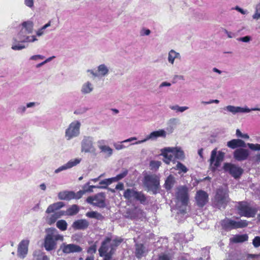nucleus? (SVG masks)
<instances>
[{
	"label": "nucleus",
	"mask_w": 260,
	"mask_h": 260,
	"mask_svg": "<svg viewBox=\"0 0 260 260\" xmlns=\"http://www.w3.org/2000/svg\"><path fill=\"white\" fill-rule=\"evenodd\" d=\"M123 241V239L120 237H107L102 242L101 246L99 249V252L101 256H103V260L112 259V255L114 254L117 247Z\"/></svg>",
	"instance_id": "1"
},
{
	"label": "nucleus",
	"mask_w": 260,
	"mask_h": 260,
	"mask_svg": "<svg viewBox=\"0 0 260 260\" xmlns=\"http://www.w3.org/2000/svg\"><path fill=\"white\" fill-rule=\"evenodd\" d=\"M46 236L44 238V247L46 250H54L57 247V241H63V236L58 234L54 228H48L45 230Z\"/></svg>",
	"instance_id": "2"
},
{
	"label": "nucleus",
	"mask_w": 260,
	"mask_h": 260,
	"mask_svg": "<svg viewBox=\"0 0 260 260\" xmlns=\"http://www.w3.org/2000/svg\"><path fill=\"white\" fill-rule=\"evenodd\" d=\"M34 23L30 20L24 21L21 24V28L17 35L18 40L22 43H31L37 41L38 39L35 36H28L32 32Z\"/></svg>",
	"instance_id": "3"
},
{
	"label": "nucleus",
	"mask_w": 260,
	"mask_h": 260,
	"mask_svg": "<svg viewBox=\"0 0 260 260\" xmlns=\"http://www.w3.org/2000/svg\"><path fill=\"white\" fill-rule=\"evenodd\" d=\"M161 155L164 157V161L169 164L174 156L179 159L184 157L183 151L178 147H166L161 150Z\"/></svg>",
	"instance_id": "4"
},
{
	"label": "nucleus",
	"mask_w": 260,
	"mask_h": 260,
	"mask_svg": "<svg viewBox=\"0 0 260 260\" xmlns=\"http://www.w3.org/2000/svg\"><path fill=\"white\" fill-rule=\"evenodd\" d=\"M228 200L229 196L226 188L220 187L216 190L213 204L218 209L225 208Z\"/></svg>",
	"instance_id": "5"
},
{
	"label": "nucleus",
	"mask_w": 260,
	"mask_h": 260,
	"mask_svg": "<svg viewBox=\"0 0 260 260\" xmlns=\"http://www.w3.org/2000/svg\"><path fill=\"white\" fill-rule=\"evenodd\" d=\"M239 214L241 216L254 217L258 209L256 207H251L246 202H240L236 206Z\"/></svg>",
	"instance_id": "6"
},
{
	"label": "nucleus",
	"mask_w": 260,
	"mask_h": 260,
	"mask_svg": "<svg viewBox=\"0 0 260 260\" xmlns=\"http://www.w3.org/2000/svg\"><path fill=\"white\" fill-rule=\"evenodd\" d=\"M144 185L148 190L156 193L159 186V177L156 174H148L144 176Z\"/></svg>",
	"instance_id": "7"
},
{
	"label": "nucleus",
	"mask_w": 260,
	"mask_h": 260,
	"mask_svg": "<svg viewBox=\"0 0 260 260\" xmlns=\"http://www.w3.org/2000/svg\"><path fill=\"white\" fill-rule=\"evenodd\" d=\"M81 123L78 120L72 122L65 130L64 138L67 141L78 137L80 134Z\"/></svg>",
	"instance_id": "8"
},
{
	"label": "nucleus",
	"mask_w": 260,
	"mask_h": 260,
	"mask_svg": "<svg viewBox=\"0 0 260 260\" xmlns=\"http://www.w3.org/2000/svg\"><path fill=\"white\" fill-rule=\"evenodd\" d=\"M123 197L130 202L138 201L141 204H145L146 201L145 195L142 192L137 191L133 189H127L123 193Z\"/></svg>",
	"instance_id": "9"
},
{
	"label": "nucleus",
	"mask_w": 260,
	"mask_h": 260,
	"mask_svg": "<svg viewBox=\"0 0 260 260\" xmlns=\"http://www.w3.org/2000/svg\"><path fill=\"white\" fill-rule=\"evenodd\" d=\"M225 153L221 151H217V148H215L211 151L210 158V163L211 166H213V168L215 169L220 166L221 162L223 160Z\"/></svg>",
	"instance_id": "10"
},
{
	"label": "nucleus",
	"mask_w": 260,
	"mask_h": 260,
	"mask_svg": "<svg viewBox=\"0 0 260 260\" xmlns=\"http://www.w3.org/2000/svg\"><path fill=\"white\" fill-rule=\"evenodd\" d=\"M223 169L235 179L239 178L243 172V170L241 167L231 163H225Z\"/></svg>",
	"instance_id": "11"
},
{
	"label": "nucleus",
	"mask_w": 260,
	"mask_h": 260,
	"mask_svg": "<svg viewBox=\"0 0 260 260\" xmlns=\"http://www.w3.org/2000/svg\"><path fill=\"white\" fill-rule=\"evenodd\" d=\"M224 111L228 112L231 113L234 115H235L239 113H248L251 111H259L260 108H253L249 109L247 107H241L238 106H234L232 105H229L225 106L223 109Z\"/></svg>",
	"instance_id": "12"
},
{
	"label": "nucleus",
	"mask_w": 260,
	"mask_h": 260,
	"mask_svg": "<svg viewBox=\"0 0 260 260\" xmlns=\"http://www.w3.org/2000/svg\"><path fill=\"white\" fill-rule=\"evenodd\" d=\"M167 136L166 132L164 129H159L151 132L149 135H147L146 138L142 140L136 141L132 144H140L144 143L148 140H155L159 137L166 138Z\"/></svg>",
	"instance_id": "13"
},
{
	"label": "nucleus",
	"mask_w": 260,
	"mask_h": 260,
	"mask_svg": "<svg viewBox=\"0 0 260 260\" xmlns=\"http://www.w3.org/2000/svg\"><path fill=\"white\" fill-rule=\"evenodd\" d=\"M29 240L28 239H23L18 245L17 255L20 258H24L28 253Z\"/></svg>",
	"instance_id": "14"
},
{
	"label": "nucleus",
	"mask_w": 260,
	"mask_h": 260,
	"mask_svg": "<svg viewBox=\"0 0 260 260\" xmlns=\"http://www.w3.org/2000/svg\"><path fill=\"white\" fill-rule=\"evenodd\" d=\"M60 249L65 254H70L71 253H79L80 252L82 249V248L75 244H67L63 243L60 246Z\"/></svg>",
	"instance_id": "15"
},
{
	"label": "nucleus",
	"mask_w": 260,
	"mask_h": 260,
	"mask_svg": "<svg viewBox=\"0 0 260 260\" xmlns=\"http://www.w3.org/2000/svg\"><path fill=\"white\" fill-rule=\"evenodd\" d=\"M177 199L180 201L183 205H186L188 200L187 188L185 186H180L178 188L176 193Z\"/></svg>",
	"instance_id": "16"
},
{
	"label": "nucleus",
	"mask_w": 260,
	"mask_h": 260,
	"mask_svg": "<svg viewBox=\"0 0 260 260\" xmlns=\"http://www.w3.org/2000/svg\"><path fill=\"white\" fill-rule=\"evenodd\" d=\"M137 140V138L135 137H131L122 141L115 143L113 145L116 150H120L127 148L131 145H133V144H132L135 143Z\"/></svg>",
	"instance_id": "17"
},
{
	"label": "nucleus",
	"mask_w": 260,
	"mask_h": 260,
	"mask_svg": "<svg viewBox=\"0 0 260 260\" xmlns=\"http://www.w3.org/2000/svg\"><path fill=\"white\" fill-rule=\"evenodd\" d=\"M196 200L198 206L203 207L208 201V194L205 191L200 190L196 193Z\"/></svg>",
	"instance_id": "18"
},
{
	"label": "nucleus",
	"mask_w": 260,
	"mask_h": 260,
	"mask_svg": "<svg viewBox=\"0 0 260 260\" xmlns=\"http://www.w3.org/2000/svg\"><path fill=\"white\" fill-rule=\"evenodd\" d=\"M250 154L248 149L242 148L237 149L234 152V157L238 161L246 160Z\"/></svg>",
	"instance_id": "19"
},
{
	"label": "nucleus",
	"mask_w": 260,
	"mask_h": 260,
	"mask_svg": "<svg viewBox=\"0 0 260 260\" xmlns=\"http://www.w3.org/2000/svg\"><path fill=\"white\" fill-rule=\"evenodd\" d=\"M82 150L85 152H94L95 149L93 146V139L87 137L83 139L82 143Z\"/></svg>",
	"instance_id": "20"
},
{
	"label": "nucleus",
	"mask_w": 260,
	"mask_h": 260,
	"mask_svg": "<svg viewBox=\"0 0 260 260\" xmlns=\"http://www.w3.org/2000/svg\"><path fill=\"white\" fill-rule=\"evenodd\" d=\"M147 252V249L143 244L136 243L135 254L137 258H141L145 256Z\"/></svg>",
	"instance_id": "21"
},
{
	"label": "nucleus",
	"mask_w": 260,
	"mask_h": 260,
	"mask_svg": "<svg viewBox=\"0 0 260 260\" xmlns=\"http://www.w3.org/2000/svg\"><path fill=\"white\" fill-rule=\"evenodd\" d=\"M109 73V67L105 64H102L99 66V81H104L105 77H107Z\"/></svg>",
	"instance_id": "22"
},
{
	"label": "nucleus",
	"mask_w": 260,
	"mask_h": 260,
	"mask_svg": "<svg viewBox=\"0 0 260 260\" xmlns=\"http://www.w3.org/2000/svg\"><path fill=\"white\" fill-rule=\"evenodd\" d=\"M90 182L85 185L83 187V189L82 190L79 191L77 193H74V199H79L82 197V196L86 192L92 191L93 188H96V186L95 185H90Z\"/></svg>",
	"instance_id": "23"
},
{
	"label": "nucleus",
	"mask_w": 260,
	"mask_h": 260,
	"mask_svg": "<svg viewBox=\"0 0 260 260\" xmlns=\"http://www.w3.org/2000/svg\"><path fill=\"white\" fill-rule=\"evenodd\" d=\"M227 146L232 149H235L237 147H245L246 146L244 141L241 139H233L228 142Z\"/></svg>",
	"instance_id": "24"
},
{
	"label": "nucleus",
	"mask_w": 260,
	"mask_h": 260,
	"mask_svg": "<svg viewBox=\"0 0 260 260\" xmlns=\"http://www.w3.org/2000/svg\"><path fill=\"white\" fill-rule=\"evenodd\" d=\"M181 56L179 52L173 49H171L168 53V61L169 63L173 66L174 64L175 59L181 60Z\"/></svg>",
	"instance_id": "25"
},
{
	"label": "nucleus",
	"mask_w": 260,
	"mask_h": 260,
	"mask_svg": "<svg viewBox=\"0 0 260 260\" xmlns=\"http://www.w3.org/2000/svg\"><path fill=\"white\" fill-rule=\"evenodd\" d=\"M94 89L93 85L89 81L84 82L81 86L80 91L82 94L90 93Z\"/></svg>",
	"instance_id": "26"
},
{
	"label": "nucleus",
	"mask_w": 260,
	"mask_h": 260,
	"mask_svg": "<svg viewBox=\"0 0 260 260\" xmlns=\"http://www.w3.org/2000/svg\"><path fill=\"white\" fill-rule=\"evenodd\" d=\"M179 120L177 118H172L167 122L166 131L170 134L172 133L176 128V125L179 124Z\"/></svg>",
	"instance_id": "27"
},
{
	"label": "nucleus",
	"mask_w": 260,
	"mask_h": 260,
	"mask_svg": "<svg viewBox=\"0 0 260 260\" xmlns=\"http://www.w3.org/2000/svg\"><path fill=\"white\" fill-rule=\"evenodd\" d=\"M88 222L86 220L80 219L74 222L72 226L76 230H84L88 227Z\"/></svg>",
	"instance_id": "28"
},
{
	"label": "nucleus",
	"mask_w": 260,
	"mask_h": 260,
	"mask_svg": "<svg viewBox=\"0 0 260 260\" xmlns=\"http://www.w3.org/2000/svg\"><path fill=\"white\" fill-rule=\"evenodd\" d=\"M74 197L73 191H63L59 192L58 194V199L61 200L69 201L73 199Z\"/></svg>",
	"instance_id": "29"
},
{
	"label": "nucleus",
	"mask_w": 260,
	"mask_h": 260,
	"mask_svg": "<svg viewBox=\"0 0 260 260\" xmlns=\"http://www.w3.org/2000/svg\"><path fill=\"white\" fill-rule=\"evenodd\" d=\"M64 206V204L62 202H58L55 203L54 204L50 205L46 211V212L48 214L53 213L54 211L60 209L62 208Z\"/></svg>",
	"instance_id": "30"
},
{
	"label": "nucleus",
	"mask_w": 260,
	"mask_h": 260,
	"mask_svg": "<svg viewBox=\"0 0 260 260\" xmlns=\"http://www.w3.org/2000/svg\"><path fill=\"white\" fill-rule=\"evenodd\" d=\"M222 228L226 230L235 229V220L229 218H225L221 222Z\"/></svg>",
	"instance_id": "31"
},
{
	"label": "nucleus",
	"mask_w": 260,
	"mask_h": 260,
	"mask_svg": "<svg viewBox=\"0 0 260 260\" xmlns=\"http://www.w3.org/2000/svg\"><path fill=\"white\" fill-rule=\"evenodd\" d=\"M175 183V177L172 175H169L165 181L164 187L167 190H169L173 187Z\"/></svg>",
	"instance_id": "32"
},
{
	"label": "nucleus",
	"mask_w": 260,
	"mask_h": 260,
	"mask_svg": "<svg viewBox=\"0 0 260 260\" xmlns=\"http://www.w3.org/2000/svg\"><path fill=\"white\" fill-rule=\"evenodd\" d=\"M100 148L101 150V153H102L106 158L110 157L113 153V149L108 146H101L100 147Z\"/></svg>",
	"instance_id": "33"
},
{
	"label": "nucleus",
	"mask_w": 260,
	"mask_h": 260,
	"mask_svg": "<svg viewBox=\"0 0 260 260\" xmlns=\"http://www.w3.org/2000/svg\"><path fill=\"white\" fill-rule=\"evenodd\" d=\"M62 215L63 213H61V212L55 213L50 216H48L46 218V221L49 224L51 225L54 223Z\"/></svg>",
	"instance_id": "34"
},
{
	"label": "nucleus",
	"mask_w": 260,
	"mask_h": 260,
	"mask_svg": "<svg viewBox=\"0 0 260 260\" xmlns=\"http://www.w3.org/2000/svg\"><path fill=\"white\" fill-rule=\"evenodd\" d=\"M248 236L247 234L236 235L231 239V240L234 243L243 242L248 240Z\"/></svg>",
	"instance_id": "35"
},
{
	"label": "nucleus",
	"mask_w": 260,
	"mask_h": 260,
	"mask_svg": "<svg viewBox=\"0 0 260 260\" xmlns=\"http://www.w3.org/2000/svg\"><path fill=\"white\" fill-rule=\"evenodd\" d=\"M81 161V158H76L74 159H72L68 161L66 165L68 167V169H71L75 166H76L77 165L80 164Z\"/></svg>",
	"instance_id": "36"
},
{
	"label": "nucleus",
	"mask_w": 260,
	"mask_h": 260,
	"mask_svg": "<svg viewBox=\"0 0 260 260\" xmlns=\"http://www.w3.org/2000/svg\"><path fill=\"white\" fill-rule=\"evenodd\" d=\"M248 224V222L246 220L239 219L237 221L235 220V229L245 228Z\"/></svg>",
	"instance_id": "37"
},
{
	"label": "nucleus",
	"mask_w": 260,
	"mask_h": 260,
	"mask_svg": "<svg viewBox=\"0 0 260 260\" xmlns=\"http://www.w3.org/2000/svg\"><path fill=\"white\" fill-rule=\"evenodd\" d=\"M79 211L78 206L76 205H73L67 210L66 214L70 216L74 215L76 214Z\"/></svg>",
	"instance_id": "38"
},
{
	"label": "nucleus",
	"mask_w": 260,
	"mask_h": 260,
	"mask_svg": "<svg viewBox=\"0 0 260 260\" xmlns=\"http://www.w3.org/2000/svg\"><path fill=\"white\" fill-rule=\"evenodd\" d=\"M252 19L254 20L260 19V2L254 6V13L253 14Z\"/></svg>",
	"instance_id": "39"
},
{
	"label": "nucleus",
	"mask_w": 260,
	"mask_h": 260,
	"mask_svg": "<svg viewBox=\"0 0 260 260\" xmlns=\"http://www.w3.org/2000/svg\"><path fill=\"white\" fill-rule=\"evenodd\" d=\"M170 108L172 110L175 111L176 112L182 113L185 110H187L188 107L186 106L180 107L177 105H176L174 106H170Z\"/></svg>",
	"instance_id": "40"
},
{
	"label": "nucleus",
	"mask_w": 260,
	"mask_h": 260,
	"mask_svg": "<svg viewBox=\"0 0 260 260\" xmlns=\"http://www.w3.org/2000/svg\"><path fill=\"white\" fill-rule=\"evenodd\" d=\"M67 223L64 220H59L56 222V226L61 231H65L67 228Z\"/></svg>",
	"instance_id": "41"
},
{
	"label": "nucleus",
	"mask_w": 260,
	"mask_h": 260,
	"mask_svg": "<svg viewBox=\"0 0 260 260\" xmlns=\"http://www.w3.org/2000/svg\"><path fill=\"white\" fill-rule=\"evenodd\" d=\"M176 170L179 171V173H186L188 171V169L182 163L178 162L176 166Z\"/></svg>",
	"instance_id": "42"
},
{
	"label": "nucleus",
	"mask_w": 260,
	"mask_h": 260,
	"mask_svg": "<svg viewBox=\"0 0 260 260\" xmlns=\"http://www.w3.org/2000/svg\"><path fill=\"white\" fill-rule=\"evenodd\" d=\"M127 173L128 171L127 170H124L121 173L117 175L116 176L111 178V179L112 180L113 182L118 181L125 177L127 175Z\"/></svg>",
	"instance_id": "43"
},
{
	"label": "nucleus",
	"mask_w": 260,
	"mask_h": 260,
	"mask_svg": "<svg viewBox=\"0 0 260 260\" xmlns=\"http://www.w3.org/2000/svg\"><path fill=\"white\" fill-rule=\"evenodd\" d=\"M161 163L160 161L158 160H151L150 162V168L151 170H157Z\"/></svg>",
	"instance_id": "44"
},
{
	"label": "nucleus",
	"mask_w": 260,
	"mask_h": 260,
	"mask_svg": "<svg viewBox=\"0 0 260 260\" xmlns=\"http://www.w3.org/2000/svg\"><path fill=\"white\" fill-rule=\"evenodd\" d=\"M112 182L113 181L111 179V178L102 180L99 183V184L101 185V186H99V188H106L108 185L111 184Z\"/></svg>",
	"instance_id": "45"
},
{
	"label": "nucleus",
	"mask_w": 260,
	"mask_h": 260,
	"mask_svg": "<svg viewBox=\"0 0 260 260\" xmlns=\"http://www.w3.org/2000/svg\"><path fill=\"white\" fill-rule=\"evenodd\" d=\"M87 76L91 79H95L98 76V73L96 71L88 70L87 71Z\"/></svg>",
	"instance_id": "46"
},
{
	"label": "nucleus",
	"mask_w": 260,
	"mask_h": 260,
	"mask_svg": "<svg viewBox=\"0 0 260 260\" xmlns=\"http://www.w3.org/2000/svg\"><path fill=\"white\" fill-rule=\"evenodd\" d=\"M86 201L88 203L93 205L96 206L98 205V197L96 195H95L94 197H88Z\"/></svg>",
	"instance_id": "47"
},
{
	"label": "nucleus",
	"mask_w": 260,
	"mask_h": 260,
	"mask_svg": "<svg viewBox=\"0 0 260 260\" xmlns=\"http://www.w3.org/2000/svg\"><path fill=\"white\" fill-rule=\"evenodd\" d=\"M26 111V107L24 105L19 106L16 109V113L20 115H23Z\"/></svg>",
	"instance_id": "48"
},
{
	"label": "nucleus",
	"mask_w": 260,
	"mask_h": 260,
	"mask_svg": "<svg viewBox=\"0 0 260 260\" xmlns=\"http://www.w3.org/2000/svg\"><path fill=\"white\" fill-rule=\"evenodd\" d=\"M248 147L251 150H260V144H252V143H248Z\"/></svg>",
	"instance_id": "49"
},
{
	"label": "nucleus",
	"mask_w": 260,
	"mask_h": 260,
	"mask_svg": "<svg viewBox=\"0 0 260 260\" xmlns=\"http://www.w3.org/2000/svg\"><path fill=\"white\" fill-rule=\"evenodd\" d=\"M251 37L249 36H246L243 37H241L238 38L237 40L238 41L245 42V43H248L250 42L251 40Z\"/></svg>",
	"instance_id": "50"
},
{
	"label": "nucleus",
	"mask_w": 260,
	"mask_h": 260,
	"mask_svg": "<svg viewBox=\"0 0 260 260\" xmlns=\"http://www.w3.org/2000/svg\"><path fill=\"white\" fill-rule=\"evenodd\" d=\"M252 244L254 247H258L260 246V237H255L252 241Z\"/></svg>",
	"instance_id": "51"
},
{
	"label": "nucleus",
	"mask_w": 260,
	"mask_h": 260,
	"mask_svg": "<svg viewBox=\"0 0 260 260\" xmlns=\"http://www.w3.org/2000/svg\"><path fill=\"white\" fill-rule=\"evenodd\" d=\"M25 48V47L24 45H23L20 44L13 45L12 46V49L14 50H20Z\"/></svg>",
	"instance_id": "52"
},
{
	"label": "nucleus",
	"mask_w": 260,
	"mask_h": 260,
	"mask_svg": "<svg viewBox=\"0 0 260 260\" xmlns=\"http://www.w3.org/2000/svg\"><path fill=\"white\" fill-rule=\"evenodd\" d=\"M236 135L238 137H241L244 139L249 138V136L247 134H243L239 129L236 130Z\"/></svg>",
	"instance_id": "53"
},
{
	"label": "nucleus",
	"mask_w": 260,
	"mask_h": 260,
	"mask_svg": "<svg viewBox=\"0 0 260 260\" xmlns=\"http://www.w3.org/2000/svg\"><path fill=\"white\" fill-rule=\"evenodd\" d=\"M68 167H67L66 164H64L63 165L59 167L58 168H57V169H56L55 171H54V173L55 174H57V173H59V172H61V171H64V170H68Z\"/></svg>",
	"instance_id": "54"
},
{
	"label": "nucleus",
	"mask_w": 260,
	"mask_h": 260,
	"mask_svg": "<svg viewBox=\"0 0 260 260\" xmlns=\"http://www.w3.org/2000/svg\"><path fill=\"white\" fill-rule=\"evenodd\" d=\"M45 57L41 55H35L30 57V60H38L39 59H43Z\"/></svg>",
	"instance_id": "55"
},
{
	"label": "nucleus",
	"mask_w": 260,
	"mask_h": 260,
	"mask_svg": "<svg viewBox=\"0 0 260 260\" xmlns=\"http://www.w3.org/2000/svg\"><path fill=\"white\" fill-rule=\"evenodd\" d=\"M39 104L37 102H29L26 104V107L27 108H33L36 106H38Z\"/></svg>",
	"instance_id": "56"
},
{
	"label": "nucleus",
	"mask_w": 260,
	"mask_h": 260,
	"mask_svg": "<svg viewBox=\"0 0 260 260\" xmlns=\"http://www.w3.org/2000/svg\"><path fill=\"white\" fill-rule=\"evenodd\" d=\"M88 253L92 254L96 252V245L94 244L90 246L87 250Z\"/></svg>",
	"instance_id": "57"
},
{
	"label": "nucleus",
	"mask_w": 260,
	"mask_h": 260,
	"mask_svg": "<svg viewBox=\"0 0 260 260\" xmlns=\"http://www.w3.org/2000/svg\"><path fill=\"white\" fill-rule=\"evenodd\" d=\"M37 260H49V258L44 253H41V254L38 255Z\"/></svg>",
	"instance_id": "58"
},
{
	"label": "nucleus",
	"mask_w": 260,
	"mask_h": 260,
	"mask_svg": "<svg viewBox=\"0 0 260 260\" xmlns=\"http://www.w3.org/2000/svg\"><path fill=\"white\" fill-rule=\"evenodd\" d=\"M86 215L90 218H96L97 217V213L96 212L92 211L87 212L86 214Z\"/></svg>",
	"instance_id": "59"
},
{
	"label": "nucleus",
	"mask_w": 260,
	"mask_h": 260,
	"mask_svg": "<svg viewBox=\"0 0 260 260\" xmlns=\"http://www.w3.org/2000/svg\"><path fill=\"white\" fill-rule=\"evenodd\" d=\"M24 4L26 6L32 8L34 6V0H24Z\"/></svg>",
	"instance_id": "60"
},
{
	"label": "nucleus",
	"mask_w": 260,
	"mask_h": 260,
	"mask_svg": "<svg viewBox=\"0 0 260 260\" xmlns=\"http://www.w3.org/2000/svg\"><path fill=\"white\" fill-rule=\"evenodd\" d=\"M45 30V29L43 27H42L40 29H38L36 32L37 36L40 37L42 36L44 34Z\"/></svg>",
	"instance_id": "61"
},
{
	"label": "nucleus",
	"mask_w": 260,
	"mask_h": 260,
	"mask_svg": "<svg viewBox=\"0 0 260 260\" xmlns=\"http://www.w3.org/2000/svg\"><path fill=\"white\" fill-rule=\"evenodd\" d=\"M151 31L149 29L144 28L142 30V36H148L150 35Z\"/></svg>",
	"instance_id": "62"
},
{
	"label": "nucleus",
	"mask_w": 260,
	"mask_h": 260,
	"mask_svg": "<svg viewBox=\"0 0 260 260\" xmlns=\"http://www.w3.org/2000/svg\"><path fill=\"white\" fill-rule=\"evenodd\" d=\"M171 85V84L167 82H162L159 86V88H161L164 87H169Z\"/></svg>",
	"instance_id": "63"
},
{
	"label": "nucleus",
	"mask_w": 260,
	"mask_h": 260,
	"mask_svg": "<svg viewBox=\"0 0 260 260\" xmlns=\"http://www.w3.org/2000/svg\"><path fill=\"white\" fill-rule=\"evenodd\" d=\"M158 260H170L169 256L166 254H163L159 256Z\"/></svg>",
	"instance_id": "64"
}]
</instances>
